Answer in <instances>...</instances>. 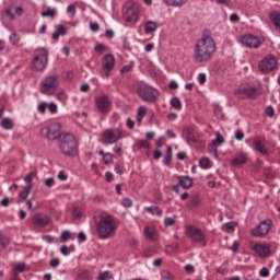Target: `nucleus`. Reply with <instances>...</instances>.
Masks as SVG:
<instances>
[{
	"mask_svg": "<svg viewBox=\"0 0 280 280\" xmlns=\"http://www.w3.org/2000/svg\"><path fill=\"white\" fill-rule=\"evenodd\" d=\"M90 28L92 32H97L100 30V24L97 22L90 23Z\"/></svg>",
	"mask_w": 280,
	"mask_h": 280,
	"instance_id": "obj_56",
	"label": "nucleus"
},
{
	"mask_svg": "<svg viewBox=\"0 0 280 280\" xmlns=\"http://www.w3.org/2000/svg\"><path fill=\"white\" fill-rule=\"evenodd\" d=\"M124 20L130 25H135L139 22V5L135 2H127L122 9Z\"/></svg>",
	"mask_w": 280,
	"mask_h": 280,
	"instance_id": "obj_6",
	"label": "nucleus"
},
{
	"mask_svg": "<svg viewBox=\"0 0 280 280\" xmlns=\"http://www.w3.org/2000/svg\"><path fill=\"white\" fill-rule=\"evenodd\" d=\"M34 187V184H30L27 185L23 191L20 192V198H22V200L27 199V196H30V194H32V189Z\"/></svg>",
	"mask_w": 280,
	"mask_h": 280,
	"instance_id": "obj_28",
	"label": "nucleus"
},
{
	"mask_svg": "<svg viewBox=\"0 0 280 280\" xmlns=\"http://www.w3.org/2000/svg\"><path fill=\"white\" fill-rule=\"evenodd\" d=\"M42 16L54 19L56 16V9L48 8L47 11L42 12Z\"/></svg>",
	"mask_w": 280,
	"mask_h": 280,
	"instance_id": "obj_38",
	"label": "nucleus"
},
{
	"mask_svg": "<svg viewBox=\"0 0 280 280\" xmlns=\"http://www.w3.org/2000/svg\"><path fill=\"white\" fill-rule=\"evenodd\" d=\"M199 165L202 170H209V167H211V160L203 156L199 160Z\"/></svg>",
	"mask_w": 280,
	"mask_h": 280,
	"instance_id": "obj_32",
	"label": "nucleus"
},
{
	"mask_svg": "<svg viewBox=\"0 0 280 280\" xmlns=\"http://www.w3.org/2000/svg\"><path fill=\"white\" fill-rule=\"evenodd\" d=\"M60 253H61V255H65V256L71 254V252L69 250V247H67V245L61 246Z\"/></svg>",
	"mask_w": 280,
	"mask_h": 280,
	"instance_id": "obj_57",
	"label": "nucleus"
},
{
	"mask_svg": "<svg viewBox=\"0 0 280 280\" xmlns=\"http://www.w3.org/2000/svg\"><path fill=\"white\" fill-rule=\"evenodd\" d=\"M113 69H115V57L110 54L105 55L103 57V63H102V75H104L105 78H108Z\"/></svg>",
	"mask_w": 280,
	"mask_h": 280,
	"instance_id": "obj_15",
	"label": "nucleus"
},
{
	"mask_svg": "<svg viewBox=\"0 0 280 280\" xmlns=\"http://www.w3.org/2000/svg\"><path fill=\"white\" fill-rule=\"evenodd\" d=\"M137 148H139L141 150V148H144L147 150H150V142H148V140H139L136 143Z\"/></svg>",
	"mask_w": 280,
	"mask_h": 280,
	"instance_id": "obj_39",
	"label": "nucleus"
},
{
	"mask_svg": "<svg viewBox=\"0 0 280 280\" xmlns=\"http://www.w3.org/2000/svg\"><path fill=\"white\" fill-rule=\"evenodd\" d=\"M21 40V36H19V34L13 33L10 36V43H12V45H16V43H19Z\"/></svg>",
	"mask_w": 280,
	"mask_h": 280,
	"instance_id": "obj_43",
	"label": "nucleus"
},
{
	"mask_svg": "<svg viewBox=\"0 0 280 280\" xmlns=\"http://www.w3.org/2000/svg\"><path fill=\"white\" fill-rule=\"evenodd\" d=\"M200 205V197L194 196L190 199V207H198Z\"/></svg>",
	"mask_w": 280,
	"mask_h": 280,
	"instance_id": "obj_46",
	"label": "nucleus"
},
{
	"mask_svg": "<svg viewBox=\"0 0 280 280\" xmlns=\"http://www.w3.org/2000/svg\"><path fill=\"white\" fill-rule=\"evenodd\" d=\"M248 161V155L244 152L237 153L231 161L233 167H240L241 165H246Z\"/></svg>",
	"mask_w": 280,
	"mask_h": 280,
	"instance_id": "obj_18",
	"label": "nucleus"
},
{
	"mask_svg": "<svg viewBox=\"0 0 280 280\" xmlns=\"http://www.w3.org/2000/svg\"><path fill=\"white\" fill-rule=\"evenodd\" d=\"M242 45L245 47H249V49H257L264 43V39L258 37L257 35L246 34L241 39Z\"/></svg>",
	"mask_w": 280,
	"mask_h": 280,
	"instance_id": "obj_14",
	"label": "nucleus"
},
{
	"mask_svg": "<svg viewBox=\"0 0 280 280\" xmlns=\"http://www.w3.org/2000/svg\"><path fill=\"white\" fill-rule=\"evenodd\" d=\"M234 94L238 100H255L257 95H259V92L257 91V88H253L250 85H240L235 91Z\"/></svg>",
	"mask_w": 280,
	"mask_h": 280,
	"instance_id": "obj_12",
	"label": "nucleus"
},
{
	"mask_svg": "<svg viewBox=\"0 0 280 280\" xmlns=\"http://www.w3.org/2000/svg\"><path fill=\"white\" fill-rule=\"evenodd\" d=\"M38 113L45 114V110H47V103H42L37 107Z\"/></svg>",
	"mask_w": 280,
	"mask_h": 280,
	"instance_id": "obj_55",
	"label": "nucleus"
},
{
	"mask_svg": "<svg viewBox=\"0 0 280 280\" xmlns=\"http://www.w3.org/2000/svg\"><path fill=\"white\" fill-rule=\"evenodd\" d=\"M33 223L35 226H47L49 224V217L44 213L34 214Z\"/></svg>",
	"mask_w": 280,
	"mask_h": 280,
	"instance_id": "obj_19",
	"label": "nucleus"
},
{
	"mask_svg": "<svg viewBox=\"0 0 280 280\" xmlns=\"http://www.w3.org/2000/svg\"><path fill=\"white\" fill-rule=\"evenodd\" d=\"M269 19L271 23L275 25V27H277V30H280V12H271Z\"/></svg>",
	"mask_w": 280,
	"mask_h": 280,
	"instance_id": "obj_25",
	"label": "nucleus"
},
{
	"mask_svg": "<svg viewBox=\"0 0 280 280\" xmlns=\"http://www.w3.org/2000/svg\"><path fill=\"white\" fill-rule=\"evenodd\" d=\"M266 115L268 117H275V108H272V106H269L266 108Z\"/></svg>",
	"mask_w": 280,
	"mask_h": 280,
	"instance_id": "obj_58",
	"label": "nucleus"
},
{
	"mask_svg": "<svg viewBox=\"0 0 280 280\" xmlns=\"http://www.w3.org/2000/svg\"><path fill=\"white\" fill-rule=\"evenodd\" d=\"M105 178H106L107 183H113L115 175H113V173H110V172H106Z\"/></svg>",
	"mask_w": 280,
	"mask_h": 280,
	"instance_id": "obj_59",
	"label": "nucleus"
},
{
	"mask_svg": "<svg viewBox=\"0 0 280 280\" xmlns=\"http://www.w3.org/2000/svg\"><path fill=\"white\" fill-rule=\"evenodd\" d=\"M186 236L195 244H200L203 247L207 246V234L196 225L186 226Z\"/></svg>",
	"mask_w": 280,
	"mask_h": 280,
	"instance_id": "obj_7",
	"label": "nucleus"
},
{
	"mask_svg": "<svg viewBox=\"0 0 280 280\" xmlns=\"http://www.w3.org/2000/svg\"><path fill=\"white\" fill-rule=\"evenodd\" d=\"M145 211L148 213H151V215H158L159 218L163 215V210H161V208L159 207H149V208H145Z\"/></svg>",
	"mask_w": 280,
	"mask_h": 280,
	"instance_id": "obj_29",
	"label": "nucleus"
},
{
	"mask_svg": "<svg viewBox=\"0 0 280 280\" xmlns=\"http://www.w3.org/2000/svg\"><path fill=\"white\" fill-rule=\"evenodd\" d=\"M60 130H62V125L59 122H52L49 126L42 128L40 133L43 137H46L48 141H56V139H60L62 136Z\"/></svg>",
	"mask_w": 280,
	"mask_h": 280,
	"instance_id": "obj_9",
	"label": "nucleus"
},
{
	"mask_svg": "<svg viewBox=\"0 0 280 280\" xmlns=\"http://www.w3.org/2000/svg\"><path fill=\"white\" fill-rule=\"evenodd\" d=\"M0 126L3 130H12L14 128V120L12 118H3L0 121Z\"/></svg>",
	"mask_w": 280,
	"mask_h": 280,
	"instance_id": "obj_24",
	"label": "nucleus"
},
{
	"mask_svg": "<svg viewBox=\"0 0 280 280\" xmlns=\"http://www.w3.org/2000/svg\"><path fill=\"white\" fill-rule=\"evenodd\" d=\"M95 104L100 113H109L110 112V98L108 95H101L95 98Z\"/></svg>",
	"mask_w": 280,
	"mask_h": 280,
	"instance_id": "obj_16",
	"label": "nucleus"
},
{
	"mask_svg": "<svg viewBox=\"0 0 280 280\" xmlns=\"http://www.w3.org/2000/svg\"><path fill=\"white\" fill-rule=\"evenodd\" d=\"M96 230L101 240H108L109 237H113V235H115L117 231V222L115 221V218H113V215L103 212L100 215V220L96 224Z\"/></svg>",
	"mask_w": 280,
	"mask_h": 280,
	"instance_id": "obj_2",
	"label": "nucleus"
},
{
	"mask_svg": "<svg viewBox=\"0 0 280 280\" xmlns=\"http://www.w3.org/2000/svg\"><path fill=\"white\" fill-rule=\"evenodd\" d=\"M270 231H272V220L266 219L250 231V235L253 237L264 238L267 237Z\"/></svg>",
	"mask_w": 280,
	"mask_h": 280,
	"instance_id": "obj_10",
	"label": "nucleus"
},
{
	"mask_svg": "<svg viewBox=\"0 0 280 280\" xmlns=\"http://www.w3.org/2000/svg\"><path fill=\"white\" fill-rule=\"evenodd\" d=\"M163 279L164 280H174V276H172V273H170V272H165V273H163Z\"/></svg>",
	"mask_w": 280,
	"mask_h": 280,
	"instance_id": "obj_64",
	"label": "nucleus"
},
{
	"mask_svg": "<svg viewBox=\"0 0 280 280\" xmlns=\"http://www.w3.org/2000/svg\"><path fill=\"white\" fill-rule=\"evenodd\" d=\"M34 176H36L35 173L28 174V175L24 178L25 183H26L27 185H33V184H32V180H34Z\"/></svg>",
	"mask_w": 280,
	"mask_h": 280,
	"instance_id": "obj_50",
	"label": "nucleus"
},
{
	"mask_svg": "<svg viewBox=\"0 0 280 280\" xmlns=\"http://www.w3.org/2000/svg\"><path fill=\"white\" fill-rule=\"evenodd\" d=\"M148 114V109L143 106H140L138 109V116L137 119L141 124L143 121V117Z\"/></svg>",
	"mask_w": 280,
	"mask_h": 280,
	"instance_id": "obj_34",
	"label": "nucleus"
},
{
	"mask_svg": "<svg viewBox=\"0 0 280 280\" xmlns=\"http://www.w3.org/2000/svg\"><path fill=\"white\" fill-rule=\"evenodd\" d=\"M72 215H74V218L77 219L82 218V210L80 208H74L72 211Z\"/></svg>",
	"mask_w": 280,
	"mask_h": 280,
	"instance_id": "obj_51",
	"label": "nucleus"
},
{
	"mask_svg": "<svg viewBox=\"0 0 280 280\" xmlns=\"http://www.w3.org/2000/svg\"><path fill=\"white\" fill-rule=\"evenodd\" d=\"M198 82H199V84H205V82H207V74H205V73H199V75H198Z\"/></svg>",
	"mask_w": 280,
	"mask_h": 280,
	"instance_id": "obj_54",
	"label": "nucleus"
},
{
	"mask_svg": "<svg viewBox=\"0 0 280 280\" xmlns=\"http://www.w3.org/2000/svg\"><path fill=\"white\" fill-rule=\"evenodd\" d=\"M167 5H172L173 8H180L184 3H187V0H165Z\"/></svg>",
	"mask_w": 280,
	"mask_h": 280,
	"instance_id": "obj_33",
	"label": "nucleus"
},
{
	"mask_svg": "<svg viewBox=\"0 0 280 280\" xmlns=\"http://www.w3.org/2000/svg\"><path fill=\"white\" fill-rule=\"evenodd\" d=\"M171 106L172 108H175V110H183V104L180 103V98L173 97L171 100Z\"/></svg>",
	"mask_w": 280,
	"mask_h": 280,
	"instance_id": "obj_31",
	"label": "nucleus"
},
{
	"mask_svg": "<svg viewBox=\"0 0 280 280\" xmlns=\"http://www.w3.org/2000/svg\"><path fill=\"white\" fill-rule=\"evenodd\" d=\"M103 161H104L105 165H110V163H113V154L106 153L103 158Z\"/></svg>",
	"mask_w": 280,
	"mask_h": 280,
	"instance_id": "obj_44",
	"label": "nucleus"
},
{
	"mask_svg": "<svg viewBox=\"0 0 280 280\" xmlns=\"http://www.w3.org/2000/svg\"><path fill=\"white\" fill-rule=\"evenodd\" d=\"M47 108L51 115H56V113H58V105L55 103L47 104Z\"/></svg>",
	"mask_w": 280,
	"mask_h": 280,
	"instance_id": "obj_40",
	"label": "nucleus"
},
{
	"mask_svg": "<svg viewBox=\"0 0 280 280\" xmlns=\"http://www.w3.org/2000/svg\"><path fill=\"white\" fill-rule=\"evenodd\" d=\"M215 40L209 35H203L197 40L194 48L195 62H209L215 55Z\"/></svg>",
	"mask_w": 280,
	"mask_h": 280,
	"instance_id": "obj_1",
	"label": "nucleus"
},
{
	"mask_svg": "<svg viewBox=\"0 0 280 280\" xmlns=\"http://www.w3.org/2000/svg\"><path fill=\"white\" fill-rule=\"evenodd\" d=\"M279 66V61L277 57L272 55H268L258 63V69L262 73H270L271 71H277V67Z\"/></svg>",
	"mask_w": 280,
	"mask_h": 280,
	"instance_id": "obj_11",
	"label": "nucleus"
},
{
	"mask_svg": "<svg viewBox=\"0 0 280 280\" xmlns=\"http://www.w3.org/2000/svg\"><path fill=\"white\" fill-rule=\"evenodd\" d=\"M252 248L259 255V257H270V245L257 243L254 244Z\"/></svg>",
	"mask_w": 280,
	"mask_h": 280,
	"instance_id": "obj_17",
	"label": "nucleus"
},
{
	"mask_svg": "<svg viewBox=\"0 0 280 280\" xmlns=\"http://www.w3.org/2000/svg\"><path fill=\"white\" fill-rule=\"evenodd\" d=\"M67 12L69 14H72V16H75V5H73V4L68 5Z\"/></svg>",
	"mask_w": 280,
	"mask_h": 280,
	"instance_id": "obj_60",
	"label": "nucleus"
},
{
	"mask_svg": "<svg viewBox=\"0 0 280 280\" xmlns=\"http://www.w3.org/2000/svg\"><path fill=\"white\" fill-rule=\"evenodd\" d=\"M102 139L106 145H113V143H117L121 139V130L117 128L107 129L103 131Z\"/></svg>",
	"mask_w": 280,
	"mask_h": 280,
	"instance_id": "obj_13",
	"label": "nucleus"
},
{
	"mask_svg": "<svg viewBox=\"0 0 280 280\" xmlns=\"http://www.w3.org/2000/svg\"><path fill=\"white\" fill-rule=\"evenodd\" d=\"M144 237L150 242H154L159 237V234L156 233V229H154L153 226H145Z\"/></svg>",
	"mask_w": 280,
	"mask_h": 280,
	"instance_id": "obj_20",
	"label": "nucleus"
},
{
	"mask_svg": "<svg viewBox=\"0 0 280 280\" xmlns=\"http://www.w3.org/2000/svg\"><path fill=\"white\" fill-rule=\"evenodd\" d=\"M69 240H71V232H69V231H63V232L61 233V242H67V241H69Z\"/></svg>",
	"mask_w": 280,
	"mask_h": 280,
	"instance_id": "obj_47",
	"label": "nucleus"
},
{
	"mask_svg": "<svg viewBox=\"0 0 280 280\" xmlns=\"http://www.w3.org/2000/svg\"><path fill=\"white\" fill-rule=\"evenodd\" d=\"M121 205L122 207L130 208L132 207V200L130 198H124Z\"/></svg>",
	"mask_w": 280,
	"mask_h": 280,
	"instance_id": "obj_49",
	"label": "nucleus"
},
{
	"mask_svg": "<svg viewBox=\"0 0 280 280\" xmlns=\"http://www.w3.org/2000/svg\"><path fill=\"white\" fill-rule=\"evenodd\" d=\"M236 224L234 222H229L225 224V231L226 233H233L235 231Z\"/></svg>",
	"mask_w": 280,
	"mask_h": 280,
	"instance_id": "obj_45",
	"label": "nucleus"
},
{
	"mask_svg": "<svg viewBox=\"0 0 280 280\" xmlns=\"http://www.w3.org/2000/svg\"><path fill=\"white\" fill-rule=\"evenodd\" d=\"M49 60V52L45 48L37 49L33 58V69L35 71H45Z\"/></svg>",
	"mask_w": 280,
	"mask_h": 280,
	"instance_id": "obj_8",
	"label": "nucleus"
},
{
	"mask_svg": "<svg viewBox=\"0 0 280 280\" xmlns=\"http://www.w3.org/2000/svg\"><path fill=\"white\" fill-rule=\"evenodd\" d=\"M25 271V264H18L13 267L12 277H19V273Z\"/></svg>",
	"mask_w": 280,
	"mask_h": 280,
	"instance_id": "obj_30",
	"label": "nucleus"
},
{
	"mask_svg": "<svg viewBox=\"0 0 280 280\" xmlns=\"http://www.w3.org/2000/svg\"><path fill=\"white\" fill-rule=\"evenodd\" d=\"M163 163L164 165H170L172 163V147L167 148Z\"/></svg>",
	"mask_w": 280,
	"mask_h": 280,
	"instance_id": "obj_36",
	"label": "nucleus"
},
{
	"mask_svg": "<svg viewBox=\"0 0 280 280\" xmlns=\"http://www.w3.org/2000/svg\"><path fill=\"white\" fill-rule=\"evenodd\" d=\"M126 124H127V128H129V130H132V128H135V120L128 118Z\"/></svg>",
	"mask_w": 280,
	"mask_h": 280,
	"instance_id": "obj_63",
	"label": "nucleus"
},
{
	"mask_svg": "<svg viewBox=\"0 0 280 280\" xmlns=\"http://www.w3.org/2000/svg\"><path fill=\"white\" fill-rule=\"evenodd\" d=\"M165 226H174L176 224V221L173 218H166L164 220Z\"/></svg>",
	"mask_w": 280,
	"mask_h": 280,
	"instance_id": "obj_53",
	"label": "nucleus"
},
{
	"mask_svg": "<svg viewBox=\"0 0 280 280\" xmlns=\"http://www.w3.org/2000/svg\"><path fill=\"white\" fill-rule=\"evenodd\" d=\"M254 148H255L256 152H259L260 154H268V150L264 145V142H261V140H259V139H256L254 141Z\"/></svg>",
	"mask_w": 280,
	"mask_h": 280,
	"instance_id": "obj_27",
	"label": "nucleus"
},
{
	"mask_svg": "<svg viewBox=\"0 0 280 280\" xmlns=\"http://www.w3.org/2000/svg\"><path fill=\"white\" fill-rule=\"evenodd\" d=\"M44 183H45L46 187H52L56 182L54 180V178L49 177V178L45 179Z\"/></svg>",
	"mask_w": 280,
	"mask_h": 280,
	"instance_id": "obj_61",
	"label": "nucleus"
},
{
	"mask_svg": "<svg viewBox=\"0 0 280 280\" xmlns=\"http://www.w3.org/2000/svg\"><path fill=\"white\" fill-rule=\"evenodd\" d=\"M60 36H67V27L65 25H57L55 33L52 34V39L58 40Z\"/></svg>",
	"mask_w": 280,
	"mask_h": 280,
	"instance_id": "obj_22",
	"label": "nucleus"
},
{
	"mask_svg": "<svg viewBox=\"0 0 280 280\" xmlns=\"http://www.w3.org/2000/svg\"><path fill=\"white\" fill-rule=\"evenodd\" d=\"M113 279V273L110 271H102L98 273L97 280H108Z\"/></svg>",
	"mask_w": 280,
	"mask_h": 280,
	"instance_id": "obj_37",
	"label": "nucleus"
},
{
	"mask_svg": "<svg viewBox=\"0 0 280 280\" xmlns=\"http://www.w3.org/2000/svg\"><path fill=\"white\" fill-rule=\"evenodd\" d=\"M60 266V259L59 258H52L50 260V268H58Z\"/></svg>",
	"mask_w": 280,
	"mask_h": 280,
	"instance_id": "obj_52",
	"label": "nucleus"
},
{
	"mask_svg": "<svg viewBox=\"0 0 280 280\" xmlns=\"http://www.w3.org/2000/svg\"><path fill=\"white\" fill-rule=\"evenodd\" d=\"M235 139H236V141H244V132L236 131L235 132Z\"/></svg>",
	"mask_w": 280,
	"mask_h": 280,
	"instance_id": "obj_62",
	"label": "nucleus"
},
{
	"mask_svg": "<svg viewBox=\"0 0 280 280\" xmlns=\"http://www.w3.org/2000/svg\"><path fill=\"white\" fill-rule=\"evenodd\" d=\"M178 184L183 189H189L194 186V179L189 176H180L178 177Z\"/></svg>",
	"mask_w": 280,
	"mask_h": 280,
	"instance_id": "obj_21",
	"label": "nucleus"
},
{
	"mask_svg": "<svg viewBox=\"0 0 280 280\" xmlns=\"http://www.w3.org/2000/svg\"><path fill=\"white\" fill-rule=\"evenodd\" d=\"M259 277H262V279L270 277V270L267 267H264L259 270Z\"/></svg>",
	"mask_w": 280,
	"mask_h": 280,
	"instance_id": "obj_42",
	"label": "nucleus"
},
{
	"mask_svg": "<svg viewBox=\"0 0 280 280\" xmlns=\"http://www.w3.org/2000/svg\"><path fill=\"white\" fill-rule=\"evenodd\" d=\"M215 139L212 140V145L215 147V145H222V143H224V137H222V135L220 132H217L215 133Z\"/></svg>",
	"mask_w": 280,
	"mask_h": 280,
	"instance_id": "obj_35",
	"label": "nucleus"
},
{
	"mask_svg": "<svg viewBox=\"0 0 280 280\" xmlns=\"http://www.w3.org/2000/svg\"><path fill=\"white\" fill-rule=\"evenodd\" d=\"M59 84H60V77L58 74L47 75L42 81L40 91L44 95H54Z\"/></svg>",
	"mask_w": 280,
	"mask_h": 280,
	"instance_id": "obj_5",
	"label": "nucleus"
},
{
	"mask_svg": "<svg viewBox=\"0 0 280 280\" xmlns=\"http://www.w3.org/2000/svg\"><path fill=\"white\" fill-rule=\"evenodd\" d=\"M14 13L18 14V16H21V14H23V8L11 7L7 10V14L10 19H14Z\"/></svg>",
	"mask_w": 280,
	"mask_h": 280,
	"instance_id": "obj_26",
	"label": "nucleus"
},
{
	"mask_svg": "<svg viewBox=\"0 0 280 280\" xmlns=\"http://www.w3.org/2000/svg\"><path fill=\"white\" fill-rule=\"evenodd\" d=\"M185 271L187 272V275H194V272H196V267H194V265H186Z\"/></svg>",
	"mask_w": 280,
	"mask_h": 280,
	"instance_id": "obj_48",
	"label": "nucleus"
},
{
	"mask_svg": "<svg viewBox=\"0 0 280 280\" xmlns=\"http://www.w3.org/2000/svg\"><path fill=\"white\" fill-rule=\"evenodd\" d=\"M137 93L140 100L148 102L149 104H154L160 95L159 90L145 83H140L138 85Z\"/></svg>",
	"mask_w": 280,
	"mask_h": 280,
	"instance_id": "obj_4",
	"label": "nucleus"
},
{
	"mask_svg": "<svg viewBox=\"0 0 280 280\" xmlns=\"http://www.w3.org/2000/svg\"><path fill=\"white\" fill-rule=\"evenodd\" d=\"M214 115H215V117H218V119H224V114L222 113V107L215 106Z\"/></svg>",
	"mask_w": 280,
	"mask_h": 280,
	"instance_id": "obj_41",
	"label": "nucleus"
},
{
	"mask_svg": "<svg viewBox=\"0 0 280 280\" xmlns=\"http://www.w3.org/2000/svg\"><path fill=\"white\" fill-rule=\"evenodd\" d=\"M159 30V25L154 21H148L144 23V32L145 34H152Z\"/></svg>",
	"mask_w": 280,
	"mask_h": 280,
	"instance_id": "obj_23",
	"label": "nucleus"
},
{
	"mask_svg": "<svg viewBox=\"0 0 280 280\" xmlns=\"http://www.w3.org/2000/svg\"><path fill=\"white\" fill-rule=\"evenodd\" d=\"M60 150L66 156H71L75 154V148H78V142L75 141V136L67 132H62L60 138Z\"/></svg>",
	"mask_w": 280,
	"mask_h": 280,
	"instance_id": "obj_3",
	"label": "nucleus"
}]
</instances>
